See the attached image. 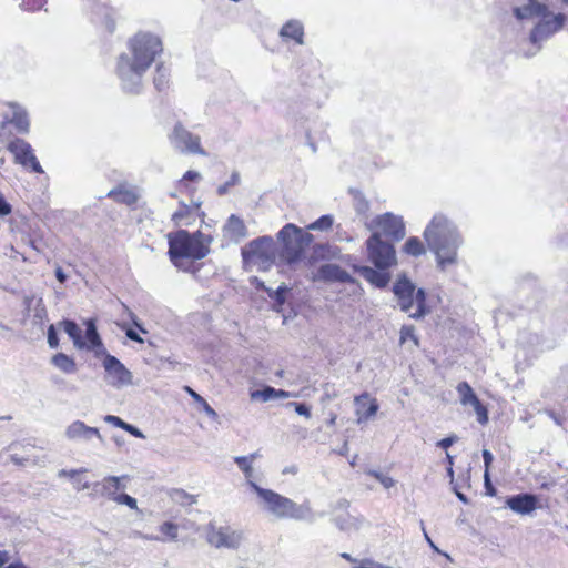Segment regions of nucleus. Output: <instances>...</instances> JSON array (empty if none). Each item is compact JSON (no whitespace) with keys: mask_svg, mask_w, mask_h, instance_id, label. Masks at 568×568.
Wrapping results in <instances>:
<instances>
[{"mask_svg":"<svg viewBox=\"0 0 568 568\" xmlns=\"http://www.w3.org/2000/svg\"><path fill=\"white\" fill-rule=\"evenodd\" d=\"M132 58L121 54L118 61V75L122 88L129 93H139L142 88V77L162 53L161 39L150 32H138L130 41Z\"/></svg>","mask_w":568,"mask_h":568,"instance_id":"1","label":"nucleus"},{"mask_svg":"<svg viewBox=\"0 0 568 568\" xmlns=\"http://www.w3.org/2000/svg\"><path fill=\"white\" fill-rule=\"evenodd\" d=\"M423 235L440 271L457 264L458 248L463 244V237L457 226L447 216L434 215Z\"/></svg>","mask_w":568,"mask_h":568,"instance_id":"2","label":"nucleus"},{"mask_svg":"<svg viewBox=\"0 0 568 568\" xmlns=\"http://www.w3.org/2000/svg\"><path fill=\"white\" fill-rule=\"evenodd\" d=\"M211 237L201 232L189 233L185 230L178 231L169 236V256L179 270L194 272L193 262L204 258L210 253Z\"/></svg>","mask_w":568,"mask_h":568,"instance_id":"3","label":"nucleus"},{"mask_svg":"<svg viewBox=\"0 0 568 568\" xmlns=\"http://www.w3.org/2000/svg\"><path fill=\"white\" fill-rule=\"evenodd\" d=\"M250 487L256 493L263 508L278 519L308 520L314 519L308 503L297 505L292 499L277 494L274 490L260 487L256 483L250 481Z\"/></svg>","mask_w":568,"mask_h":568,"instance_id":"4","label":"nucleus"},{"mask_svg":"<svg viewBox=\"0 0 568 568\" xmlns=\"http://www.w3.org/2000/svg\"><path fill=\"white\" fill-rule=\"evenodd\" d=\"M392 291L400 311L408 313L410 318L420 320L429 314L430 310L426 305V291L416 288L406 274L398 275Z\"/></svg>","mask_w":568,"mask_h":568,"instance_id":"5","label":"nucleus"},{"mask_svg":"<svg viewBox=\"0 0 568 568\" xmlns=\"http://www.w3.org/2000/svg\"><path fill=\"white\" fill-rule=\"evenodd\" d=\"M277 239L283 244L282 256L288 264L298 262L303 257L305 250L313 242L311 233L291 223L286 224L277 233Z\"/></svg>","mask_w":568,"mask_h":568,"instance_id":"6","label":"nucleus"},{"mask_svg":"<svg viewBox=\"0 0 568 568\" xmlns=\"http://www.w3.org/2000/svg\"><path fill=\"white\" fill-rule=\"evenodd\" d=\"M244 263L256 265L258 270H268L275 260L274 241L271 236L264 235L252 240L242 248Z\"/></svg>","mask_w":568,"mask_h":568,"instance_id":"7","label":"nucleus"},{"mask_svg":"<svg viewBox=\"0 0 568 568\" xmlns=\"http://www.w3.org/2000/svg\"><path fill=\"white\" fill-rule=\"evenodd\" d=\"M565 21L566 16L564 13L554 14L548 9L547 12L539 18V21L531 29L529 34V42L534 49L527 51L525 55H535L541 49L542 42L562 29Z\"/></svg>","mask_w":568,"mask_h":568,"instance_id":"8","label":"nucleus"},{"mask_svg":"<svg viewBox=\"0 0 568 568\" xmlns=\"http://www.w3.org/2000/svg\"><path fill=\"white\" fill-rule=\"evenodd\" d=\"M367 256L378 270H388L396 264V252L394 245L383 240L379 232L373 233L366 241Z\"/></svg>","mask_w":568,"mask_h":568,"instance_id":"9","label":"nucleus"},{"mask_svg":"<svg viewBox=\"0 0 568 568\" xmlns=\"http://www.w3.org/2000/svg\"><path fill=\"white\" fill-rule=\"evenodd\" d=\"M206 541L216 549L236 550L244 541V532L230 526H216L210 523L206 527Z\"/></svg>","mask_w":568,"mask_h":568,"instance_id":"10","label":"nucleus"},{"mask_svg":"<svg viewBox=\"0 0 568 568\" xmlns=\"http://www.w3.org/2000/svg\"><path fill=\"white\" fill-rule=\"evenodd\" d=\"M169 139L172 146L181 153L205 155V151L201 146L200 136L191 133L181 123L174 125Z\"/></svg>","mask_w":568,"mask_h":568,"instance_id":"11","label":"nucleus"},{"mask_svg":"<svg viewBox=\"0 0 568 568\" xmlns=\"http://www.w3.org/2000/svg\"><path fill=\"white\" fill-rule=\"evenodd\" d=\"M8 151L13 154L14 162L36 173H43L34 151L29 142L23 139L16 138L9 142Z\"/></svg>","mask_w":568,"mask_h":568,"instance_id":"12","label":"nucleus"},{"mask_svg":"<svg viewBox=\"0 0 568 568\" xmlns=\"http://www.w3.org/2000/svg\"><path fill=\"white\" fill-rule=\"evenodd\" d=\"M105 381L115 388H122L132 384V373L113 355L103 358Z\"/></svg>","mask_w":568,"mask_h":568,"instance_id":"13","label":"nucleus"},{"mask_svg":"<svg viewBox=\"0 0 568 568\" xmlns=\"http://www.w3.org/2000/svg\"><path fill=\"white\" fill-rule=\"evenodd\" d=\"M377 225L381 229L382 236L388 237L393 242H398L405 237V224L400 216L392 213H385L377 217Z\"/></svg>","mask_w":568,"mask_h":568,"instance_id":"14","label":"nucleus"},{"mask_svg":"<svg viewBox=\"0 0 568 568\" xmlns=\"http://www.w3.org/2000/svg\"><path fill=\"white\" fill-rule=\"evenodd\" d=\"M513 14L518 21L540 18L548 10V6L538 0H515Z\"/></svg>","mask_w":568,"mask_h":568,"instance_id":"15","label":"nucleus"},{"mask_svg":"<svg viewBox=\"0 0 568 568\" xmlns=\"http://www.w3.org/2000/svg\"><path fill=\"white\" fill-rule=\"evenodd\" d=\"M64 436L71 442L89 443L94 437L103 442V437L97 427H90L81 420L72 422L65 428Z\"/></svg>","mask_w":568,"mask_h":568,"instance_id":"16","label":"nucleus"},{"mask_svg":"<svg viewBox=\"0 0 568 568\" xmlns=\"http://www.w3.org/2000/svg\"><path fill=\"white\" fill-rule=\"evenodd\" d=\"M506 506L516 514L529 515L537 508L538 498L536 495L521 493L507 497Z\"/></svg>","mask_w":568,"mask_h":568,"instance_id":"17","label":"nucleus"},{"mask_svg":"<svg viewBox=\"0 0 568 568\" xmlns=\"http://www.w3.org/2000/svg\"><path fill=\"white\" fill-rule=\"evenodd\" d=\"M129 479V476H106L101 481L93 484L92 488L94 494L108 497L111 500H114L119 494H116L120 489H124L125 485L122 484V480Z\"/></svg>","mask_w":568,"mask_h":568,"instance_id":"18","label":"nucleus"},{"mask_svg":"<svg viewBox=\"0 0 568 568\" xmlns=\"http://www.w3.org/2000/svg\"><path fill=\"white\" fill-rule=\"evenodd\" d=\"M354 403L356 406L355 414L357 416L356 424H362L373 417L378 410L376 399H371L368 393H363L355 396Z\"/></svg>","mask_w":568,"mask_h":568,"instance_id":"19","label":"nucleus"},{"mask_svg":"<svg viewBox=\"0 0 568 568\" xmlns=\"http://www.w3.org/2000/svg\"><path fill=\"white\" fill-rule=\"evenodd\" d=\"M223 235L233 243H240L248 235V232L244 221L240 216L231 214L223 225Z\"/></svg>","mask_w":568,"mask_h":568,"instance_id":"20","label":"nucleus"},{"mask_svg":"<svg viewBox=\"0 0 568 568\" xmlns=\"http://www.w3.org/2000/svg\"><path fill=\"white\" fill-rule=\"evenodd\" d=\"M359 275L368 283L378 288H384L388 285L390 275L387 270L373 268L371 266H361L357 268Z\"/></svg>","mask_w":568,"mask_h":568,"instance_id":"21","label":"nucleus"},{"mask_svg":"<svg viewBox=\"0 0 568 568\" xmlns=\"http://www.w3.org/2000/svg\"><path fill=\"white\" fill-rule=\"evenodd\" d=\"M320 274L323 280L329 281V282H339V283H353L354 282L352 275L337 264L322 265L320 268Z\"/></svg>","mask_w":568,"mask_h":568,"instance_id":"22","label":"nucleus"},{"mask_svg":"<svg viewBox=\"0 0 568 568\" xmlns=\"http://www.w3.org/2000/svg\"><path fill=\"white\" fill-rule=\"evenodd\" d=\"M280 37L286 40H294L297 44H304V27L298 20H288L280 30Z\"/></svg>","mask_w":568,"mask_h":568,"instance_id":"23","label":"nucleus"},{"mask_svg":"<svg viewBox=\"0 0 568 568\" xmlns=\"http://www.w3.org/2000/svg\"><path fill=\"white\" fill-rule=\"evenodd\" d=\"M58 325L69 335L75 348L84 349L87 344L82 337V331L74 321L63 320Z\"/></svg>","mask_w":568,"mask_h":568,"instance_id":"24","label":"nucleus"},{"mask_svg":"<svg viewBox=\"0 0 568 568\" xmlns=\"http://www.w3.org/2000/svg\"><path fill=\"white\" fill-rule=\"evenodd\" d=\"M12 118L10 122L16 126L19 133H28L30 122L27 111L18 104H12Z\"/></svg>","mask_w":568,"mask_h":568,"instance_id":"25","label":"nucleus"},{"mask_svg":"<svg viewBox=\"0 0 568 568\" xmlns=\"http://www.w3.org/2000/svg\"><path fill=\"white\" fill-rule=\"evenodd\" d=\"M51 364L58 368L59 371L65 373V374H73L77 372V364L75 361L64 354V353H57L51 357Z\"/></svg>","mask_w":568,"mask_h":568,"instance_id":"26","label":"nucleus"},{"mask_svg":"<svg viewBox=\"0 0 568 568\" xmlns=\"http://www.w3.org/2000/svg\"><path fill=\"white\" fill-rule=\"evenodd\" d=\"M264 291L267 293L268 297L275 302L273 308L276 312H280L286 302V294L288 293L290 287L285 283H282L276 290L264 287Z\"/></svg>","mask_w":568,"mask_h":568,"instance_id":"27","label":"nucleus"},{"mask_svg":"<svg viewBox=\"0 0 568 568\" xmlns=\"http://www.w3.org/2000/svg\"><path fill=\"white\" fill-rule=\"evenodd\" d=\"M333 523L342 531L358 530L359 527H361L359 518H356V517H354V516H352L349 514L335 516L333 518Z\"/></svg>","mask_w":568,"mask_h":568,"instance_id":"28","label":"nucleus"},{"mask_svg":"<svg viewBox=\"0 0 568 568\" xmlns=\"http://www.w3.org/2000/svg\"><path fill=\"white\" fill-rule=\"evenodd\" d=\"M199 207L200 205L197 204L195 210ZM193 207L185 204H181V207L173 213L172 220L175 224L189 225L190 220L193 219Z\"/></svg>","mask_w":568,"mask_h":568,"instance_id":"29","label":"nucleus"},{"mask_svg":"<svg viewBox=\"0 0 568 568\" xmlns=\"http://www.w3.org/2000/svg\"><path fill=\"white\" fill-rule=\"evenodd\" d=\"M85 325H87V329H85L87 346L84 347V349H88V348H92L94 345H99L102 339L99 335L97 325L93 320L87 321Z\"/></svg>","mask_w":568,"mask_h":568,"instance_id":"30","label":"nucleus"},{"mask_svg":"<svg viewBox=\"0 0 568 568\" xmlns=\"http://www.w3.org/2000/svg\"><path fill=\"white\" fill-rule=\"evenodd\" d=\"M252 400H260L263 403L276 399V388L272 386H264L262 389L252 390L251 394Z\"/></svg>","mask_w":568,"mask_h":568,"instance_id":"31","label":"nucleus"},{"mask_svg":"<svg viewBox=\"0 0 568 568\" xmlns=\"http://www.w3.org/2000/svg\"><path fill=\"white\" fill-rule=\"evenodd\" d=\"M404 252L412 256H420L425 254V247L418 237L412 236L404 244Z\"/></svg>","mask_w":568,"mask_h":568,"instance_id":"32","label":"nucleus"},{"mask_svg":"<svg viewBox=\"0 0 568 568\" xmlns=\"http://www.w3.org/2000/svg\"><path fill=\"white\" fill-rule=\"evenodd\" d=\"M457 392L460 396V403L465 406H467L471 399L476 397V394L467 382L459 383L457 386Z\"/></svg>","mask_w":568,"mask_h":568,"instance_id":"33","label":"nucleus"},{"mask_svg":"<svg viewBox=\"0 0 568 568\" xmlns=\"http://www.w3.org/2000/svg\"><path fill=\"white\" fill-rule=\"evenodd\" d=\"M334 219L332 215H322L315 222L311 223L307 229L313 231H327L333 226Z\"/></svg>","mask_w":568,"mask_h":568,"instance_id":"34","label":"nucleus"},{"mask_svg":"<svg viewBox=\"0 0 568 568\" xmlns=\"http://www.w3.org/2000/svg\"><path fill=\"white\" fill-rule=\"evenodd\" d=\"M234 462L237 465V467L244 473V476L247 479V483L250 484V481H252L251 478L253 477V467L250 458H246L245 456H236L234 458Z\"/></svg>","mask_w":568,"mask_h":568,"instance_id":"35","label":"nucleus"},{"mask_svg":"<svg viewBox=\"0 0 568 568\" xmlns=\"http://www.w3.org/2000/svg\"><path fill=\"white\" fill-rule=\"evenodd\" d=\"M468 405H470L474 408V410L476 412L477 420L480 424L484 425L488 422V412H487L486 407L480 403V400L478 399L477 396L474 397Z\"/></svg>","mask_w":568,"mask_h":568,"instance_id":"36","label":"nucleus"},{"mask_svg":"<svg viewBox=\"0 0 568 568\" xmlns=\"http://www.w3.org/2000/svg\"><path fill=\"white\" fill-rule=\"evenodd\" d=\"M108 196L128 204L135 202V195L131 191L111 190Z\"/></svg>","mask_w":568,"mask_h":568,"instance_id":"37","label":"nucleus"},{"mask_svg":"<svg viewBox=\"0 0 568 568\" xmlns=\"http://www.w3.org/2000/svg\"><path fill=\"white\" fill-rule=\"evenodd\" d=\"M354 209L358 214H366L369 210V203L362 193H356L354 196Z\"/></svg>","mask_w":568,"mask_h":568,"instance_id":"38","label":"nucleus"},{"mask_svg":"<svg viewBox=\"0 0 568 568\" xmlns=\"http://www.w3.org/2000/svg\"><path fill=\"white\" fill-rule=\"evenodd\" d=\"M179 526L172 521H165L160 526V531L169 537L170 540H176Z\"/></svg>","mask_w":568,"mask_h":568,"instance_id":"39","label":"nucleus"},{"mask_svg":"<svg viewBox=\"0 0 568 568\" xmlns=\"http://www.w3.org/2000/svg\"><path fill=\"white\" fill-rule=\"evenodd\" d=\"M287 408H293L296 414L304 416L305 418H311V408L305 403H298V402H290L285 405Z\"/></svg>","mask_w":568,"mask_h":568,"instance_id":"40","label":"nucleus"},{"mask_svg":"<svg viewBox=\"0 0 568 568\" xmlns=\"http://www.w3.org/2000/svg\"><path fill=\"white\" fill-rule=\"evenodd\" d=\"M240 180H241V179H240V174H239V172L234 171V172L231 174L230 180H229V181H226L224 184H222V185H220V186L217 187V194H219L220 196L225 195V194L229 192V189H230L231 186L237 185V184L240 183Z\"/></svg>","mask_w":568,"mask_h":568,"instance_id":"41","label":"nucleus"},{"mask_svg":"<svg viewBox=\"0 0 568 568\" xmlns=\"http://www.w3.org/2000/svg\"><path fill=\"white\" fill-rule=\"evenodd\" d=\"M172 498L183 506L192 505L195 503L194 497L182 489L174 490V493L172 494Z\"/></svg>","mask_w":568,"mask_h":568,"instance_id":"42","label":"nucleus"},{"mask_svg":"<svg viewBox=\"0 0 568 568\" xmlns=\"http://www.w3.org/2000/svg\"><path fill=\"white\" fill-rule=\"evenodd\" d=\"M367 474L374 478H376L383 486L384 488L388 489L390 487H393L395 485V480L387 476V475H384L383 473L381 471H377V470H368Z\"/></svg>","mask_w":568,"mask_h":568,"instance_id":"43","label":"nucleus"},{"mask_svg":"<svg viewBox=\"0 0 568 568\" xmlns=\"http://www.w3.org/2000/svg\"><path fill=\"white\" fill-rule=\"evenodd\" d=\"M113 501L119 505H125L131 509L139 510L136 499L128 494H119L116 497H114Z\"/></svg>","mask_w":568,"mask_h":568,"instance_id":"44","label":"nucleus"},{"mask_svg":"<svg viewBox=\"0 0 568 568\" xmlns=\"http://www.w3.org/2000/svg\"><path fill=\"white\" fill-rule=\"evenodd\" d=\"M168 84V78L165 69L162 65H158L156 75L154 78V85L159 91H162Z\"/></svg>","mask_w":568,"mask_h":568,"instance_id":"45","label":"nucleus"},{"mask_svg":"<svg viewBox=\"0 0 568 568\" xmlns=\"http://www.w3.org/2000/svg\"><path fill=\"white\" fill-rule=\"evenodd\" d=\"M483 459H484V464H485L484 480H485V485L488 486V484L490 483L489 467L494 460V456L488 449H484L483 450Z\"/></svg>","mask_w":568,"mask_h":568,"instance_id":"46","label":"nucleus"},{"mask_svg":"<svg viewBox=\"0 0 568 568\" xmlns=\"http://www.w3.org/2000/svg\"><path fill=\"white\" fill-rule=\"evenodd\" d=\"M48 345L50 348L59 347L58 332H57L55 325H53V324H51L48 327Z\"/></svg>","mask_w":568,"mask_h":568,"instance_id":"47","label":"nucleus"},{"mask_svg":"<svg viewBox=\"0 0 568 568\" xmlns=\"http://www.w3.org/2000/svg\"><path fill=\"white\" fill-rule=\"evenodd\" d=\"M47 0H22L21 8L28 11H36L43 7Z\"/></svg>","mask_w":568,"mask_h":568,"instance_id":"48","label":"nucleus"},{"mask_svg":"<svg viewBox=\"0 0 568 568\" xmlns=\"http://www.w3.org/2000/svg\"><path fill=\"white\" fill-rule=\"evenodd\" d=\"M414 326L412 325H404L400 328V342L404 343L406 339L410 338L415 343H417V337L414 334Z\"/></svg>","mask_w":568,"mask_h":568,"instance_id":"49","label":"nucleus"},{"mask_svg":"<svg viewBox=\"0 0 568 568\" xmlns=\"http://www.w3.org/2000/svg\"><path fill=\"white\" fill-rule=\"evenodd\" d=\"M104 422L108 424H111L115 427H119L121 429H124L126 422H124L122 418L114 416V415H106L104 416Z\"/></svg>","mask_w":568,"mask_h":568,"instance_id":"50","label":"nucleus"},{"mask_svg":"<svg viewBox=\"0 0 568 568\" xmlns=\"http://www.w3.org/2000/svg\"><path fill=\"white\" fill-rule=\"evenodd\" d=\"M47 316V310L45 306L42 303V300L38 301V304L34 310V318L42 321Z\"/></svg>","mask_w":568,"mask_h":568,"instance_id":"51","label":"nucleus"},{"mask_svg":"<svg viewBox=\"0 0 568 568\" xmlns=\"http://www.w3.org/2000/svg\"><path fill=\"white\" fill-rule=\"evenodd\" d=\"M87 351H91V352H93V353H94V355H95V357H101V356H103V357L105 358V356H106V355H110V354L106 352V349H105V347H104V345H103L102 341L100 342V344H99V345H94L92 348H88Z\"/></svg>","mask_w":568,"mask_h":568,"instance_id":"52","label":"nucleus"},{"mask_svg":"<svg viewBox=\"0 0 568 568\" xmlns=\"http://www.w3.org/2000/svg\"><path fill=\"white\" fill-rule=\"evenodd\" d=\"M123 307L125 308V311L128 312V315L129 317L131 318L133 325L142 333H148L146 329L142 326V324L140 323V321L138 320L136 315L131 312L125 305H123Z\"/></svg>","mask_w":568,"mask_h":568,"instance_id":"53","label":"nucleus"},{"mask_svg":"<svg viewBox=\"0 0 568 568\" xmlns=\"http://www.w3.org/2000/svg\"><path fill=\"white\" fill-rule=\"evenodd\" d=\"M11 211H12L11 205L0 194V216H7L11 213Z\"/></svg>","mask_w":568,"mask_h":568,"instance_id":"54","label":"nucleus"},{"mask_svg":"<svg viewBox=\"0 0 568 568\" xmlns=\"http://www.w3.org/2000/svg\"><path fill=\"white\" fill-rule=\"evenodd\" d=\"M458 439L457 436L453 435V436H448L446 438H443L442 440H439L437 443V446L443 448V449H447L448 447H450L454 443H456Z\"/></svg>","mask_w":568,"mask_h":568,"instance_id":"55","label":"nucleus"},{"mask_svg":"<svg viewBox=\"0 0 568 568\" xmlns=\"http://www.w3.org/2000/svg\"><path fill=\"white\" fill-rule=\"evenodd\" d=\"M125 432H128L129 434H131L132 436L136 437V438H144V434L135 426L126 423L124 429Z\"/></svg>","mask_w":568,"mask_h":568,"instance_id":"56","label":"nucleus"},{"mask_svg":"<svg viewBox=\"0 0 568 568\" xmlns=\"http://www.w3.org/2000/svg\"><path fill=\"white\" fill-rule=\"evenodd\" d=\"M201 179V174L197 171L189 170L184 173L183 178L181 179V183L184 181H196Z\"/></svg>","mask_w":568,"mask_h":568,"instance_id":"57","label":"nucleus"},{"mask_svg":"<svg viewBox=\"0 0 568 568\" xmlns=\"http://www.w3.org/2000/svg\"><path fill=\"white\" fill-rule=\"evenodd\" d=\"M125 335L129 339H131L133 342H136L140 344H142L144 342L143 338L139 335V333L136 331H134L133 328H128L125 331Z\"/></svg>","mask_w":568,"mask_h":568,"instance_id":"58","label":"nucleus"},{"mask_svg":"<svg viewBox=\"0 0 568 568\" xmlns=\"http://www.w3.org/2000/svg\"><path fill=\"white\" fill-rule=\"evenodd\" d=\"M203 407V410L205 412V414L215 419L217 417V414L216 412L207 404V402L204 399V403H200Z\"/></svg>","mask_w":568,"mask_h":568,"instance_id":"59","label":"nucleus"},{"mask_svg":"<svg viewBox=\"0 0 568 568\" xmlns=\"http://www.w3.org/2000/svg\"><path fill=\"white\" fill-rule=\"evenodd\" d=\"M83 471H85V470L84 469H72V470L61 469L58 475H59V477H64V476L74 477L77 474L83 473Z\"/></svg>","mask_w":568,"mask_h":568,"instance_id":"60","label":"nucleus"},{"mask_svg":"<svg viewBox=\"0 0 568 568\" xmlns=\"http://www.w3.org/2000/svg\"><path fill=\"white\" fill-rule=\"evenodd\" d=\"M546 414L558 425L561 426L564 418L557 415L554 410H547Z\"/></svg>","mask_w":568,"mask_h":568,"instance_id":"61","label":"nucleus"},{"mask_svg":"<svg viewBox=\"0 0 568 568\" xmlns=\"http://www.w3.org/2000/svg\"><path fill=\"white\" fill-rule=\"evenodd\" d=\"M55 277L61 284L65 283L68 280L67 274L63 272L61 267L55 268Z\"/></svg>","mask_w":568,"mask_h":568,"instance_id":"62","label":"nucleus"},{"mask_svg":"<svg viewBox=\"0 0 568 568\" xmlns=\"http://www.w3.org/2000/svg\"><path fill=\"white\" fill-rule=\"evenodd\" d=\"M185 389L196 403H204V398L194 392L191 387L186 386Z\"/></svg>","mask_w":568,"mask_h":568,"instance_id":"63","label":"nucleus"},{"mask_svg":"<svg viewBox=\"0 0 568 568\" xmlns=\"http://www.w3.org/2000/svg\"><path fill=\"white\" fill-rule=\"evenodd\" d=\"M367 564H369L372 567L366 566V564H362V565L355 566L353 568H390V567L383 566L382 564H377L374 561H368Z\"/></svg>","mask_w":568,"mask_h":568,"instance_id":"64","label":"nucleus"}]
</instances>
